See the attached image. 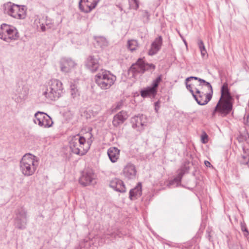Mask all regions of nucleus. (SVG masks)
I'll list each match as a JSON object with an SVG mask.
<instances>
[{"instance_id": "1", "label": "nucleus", "mask_w": 249, "mask_h": 249, "mask_svg": "<svg viewBox=\"0 0 249 249\" xmlns=\"http://www.w3.org/2000/svg\"><path fill=\"white\" fill-rule=\"evenodd\" d=\"M220 92L221 97L213 112V116L217 112L225 116L229 114L232 109L233 99L229 91L227 83H225L221 87Z\"/></svg>"}, {"instance_id": "2", "label": "nucleus", "mask_w": 249, "mask_h": 249, "mask_svg": "<svg viewBox=\"0 0 249 249\" xmlns=\"http://www.w3.org/2000/svg\"><path fill=\"white\" fill-rule=\"evenodd\" d=\"M89 135L90 138L88 139L87 142L85 138L79 134L73 136L71 137L69 144L70 149L73 153L81 156L84 155L87 153L92 142V135L91 133H89Z\"/></svg>"}, {"instance_id": "3", "label": "nucleus", "mask_w": 249, "mask_h": 249, "mask_svg": "<svg viewBox=\"0 0 249 249\" xmlns=\"http://www.w3.org/2000/svg\"><path fill=\"white\" fill-rule=\"evenodd\" d=\"M35 157L31 154L23 156L20 161V170L25 176H30L34 174L38 166Z\"/></svg>"}, {"instance_id": "4", "label": "nucleus", "mask_w": 249, "mask_h": 249, "mask_svg": "<svg viewBox=\"0 0 249 249\" xmlns=\"http://www.w3.org/2000/svg\"><path fill=\"white\" fill-rule=\"evenodd\" d=\"M63 89L62 83L60 81L52 79L49 81L43 94L49 100H55L61 96Z\"/></svg>"}, {"instance_id": "5", "label": "nucleus", "mask_w": 249, "mask_h": 249, "mask_svg": "<svg viewBox=\"0 0 249 249\" xmlns=\"http://www.w3.org/2000/svg\"><path fill=\"white\" fill-rule=\"evenodd\" d=\"M94 79L95 83L101 89H107L114 85L116 77L109 71L102 70L95 76Z\"/></svg>"}, {"instance_id": "6", "label": "nucleus", "mask_w": 249, "mask_h": 249, "mask_svg": "<svg viewBox=\"0 0 249 249\" xmlns=\"http://www.w3.org/2000/svg\"><path fill=\"white\" fill-rule=\"evenodd\" d=\"M4 12L12 17L22 19L26 17V10L24 6H20L11 2L4 4Z\"/></svg>"}, {"instance_id": "7", "label": "nucleus", "mask_w": 249, "mask_h": 249, "mask_svg": "<svg viewBox=\"0 0 249 249\" xmlns=\"http://www.w3.org/2000/svg\"><path fill=\"white\" fill-rule=\"evenodd\" d=\"M19 33L17 29L14 26L2 24L0 27V38L6 42H10L12 40H16L19 38Z\"/></svg>"}, {"instance_id": "8", "label": "nucleus", "mask_w": 249, "mask_h": 249, "mask_svg": "<svg viewBox=\"0 0 249 249\" xmlns=\"http://www.w3.org/2000/svg\"><path fill=\"white\" fill-rule=\"evenodd\" d=\"M156 69V66L153 64L145 62L142 58H139L137 62L132 64L129 71L134 75L138 73H144L146 71H153Z\"/></svg>"}, {"instance_id": "9", "label": "nucleus", "mask_w": 249, "mask_h": 249, "mask_svg": "<svg viewBox=\"0 0 249 249\" xmlns=\"http://www.w3.org/2000/svg\"><path fill=\"white\" fill-rule=\"evenodd\" d=\"M34 117V123L44 128L50 127L53 124L52 118L43 112H37L35 113Z\"/></svg>"}, {"instance_id": "10", "label": "nucleus", "mask_w": 249, "mask_h": 249, "mask_svg": "<svg viewBox=\"0 0 249 249\" xmlns=\"http://www.w3.org/2000/svg\"><path fill=\"white\" fill-rule=\"evenodd\" d=\"M16 227L20 230L25 229L27 222V212L22 207L18 208L16 211Z\"/></svg>"}, {"instance_id": "11", "label": "nucleus", "mask_w": 249, "mask_h": 249, "mask_svg": "<svg viewBox=\"0 0 249 249\" xmlns=\"http://www.w3.org/2000/svg\"><path fill=\"white\" fill-rule=\"evenodd\" d=\"M79 183L84 186L93 185L95 183V176L91 169H87L83 171L79 178Z\"/></svg>"}, {"instance_id": "12", "label": "nucleus", "mask_w": 249, "mask_h": 249, "mask_svg": "<svg viewBox=\"0 0 249 249\" xmlns=\"http://www.w3.org/2000/svg\"><path fill=\"white\" fill-rule=\"evenodd\" d=\"M99 57L98 56L90 55L85 61V66L91 72L96 71L100 67Z\"/></svg>"}, {"instance_id": "13", "label": "nucleus", "mask_w": 249, "mask_h": 249, "mask_svg": "<svg viewBox=\"0 0 249 249\" xmlns=\"http://www.w3.org/2000/svg\"><path fill=\"white\" fill-rule=\"evenodd\" d=\"M131 122L132 127L140 131L143 129L144 126L146 125L147 118L146 116L143 114L138 115L132 118Z\"/></svg>"}, {"instance_id": "14", "label": "nucleus", "mask_w": 249, "mask_h": 249, "mask_svg": "<svg viewBox=\"0 0 249 249\" xmlns=\"http://www.w3.org/2000/svg\"><path fill=\"white\" fill-rule=\"evenodd\" d=\"M100 0H80L79 7L85 13L90 12L97 5Z\"/></svg>"}, {"instance_id": "15", "label": "nucleus", "mask_w": 249, "mask_h": 249, "mask_svg": "<svg viewBox=\"0 0 249 249\" xmlns=\"http://www.w3.org/2000/svg\"><path fill=\"white\" fill-rule=\"evenodd\" d=\"M61 71L65 73L69 72L76 65V63L69 58H63L60 61Z\"/></svg>"}, {"instance_id": "16", "label": "nucleus", "mask_w": 249, "mask_h": 249, "mask_svg": "<svg viewBox=\"0 0 249 249\" xmlns=\"http://www.w3.org/2000/svg\"><path fill=\"white\" fill-rule=\"evenodd\" d=\"M195 91L197 94V100L198 102H200V104H198L199 105H206L212 98L213 94L211 93H204L197 88H195Z\"/></svg>"}, {"instance_id": "17", "label": "nucleus", "mask_w": 249, "mask_h": 249, "mask_svg": "<svg viewBox=\"0 0 249 249\" xmlns=\"http://www.w3.org/2000/svg\"><path fill=\"white\" fill-rule=\"evenodd\" d=\"M128 115L126 111L122 110L116 114L112 120V124L115 127H118L123 124L128 118Z\"/></svg>"}, {"instance_id": "18", "label": "nucleus", "mask_w": 249, "mask_h": 249, "mask_svg": "<svg viewBox=\"0 0 249 249\" xmlns=\"http://www.w3.org/2000/svg\"><path fill=\"white\" fill-rule=\"evenodd\" d=\"M109 186L117 192L120 193L126 192V188L124 182L117 178H115L110 181Z\"/></svg>"}, {"instance_id": "19", "label": "nucleus", "mask_w": 249, "mask_h": 249, "mask_svg": "<svg viewBox=\"0 0 249 249\" xmlns=\"http://www.w3.org/2000/svg\"><path fill=\"white\" fill-rule=\"evenodd\" d=\"M136 173L135 166L132 163H128L123 169V174L124 177L129 179L135 178Z\"/></svg>"}, {"instance_id": "20", "label": "nucleus", "mask_w": 249, "mask_h": 249, "mask_svg": "<svg viewBox=\"0 0 249 249\" xmlns=\"http://www.w3.org/2000/svg\"><path fill=\"white\" fill-rule=\"evenodd\" d=\"M189 170V167L186 165L182 166L177 171L178 175L174 178V179L170 181V184L172 185L176 184L177 186L179 185L181 183V181L183 175L187 173Z\"/></svg>"}, {"instance_id": "21", "label": "nucleus", "mask_w": 249, "mask_h": 249, "mask_svg": "<svg viewBox=\"0 0 249 249\" xmlns=\"http://www.w3.org/2000/svg\"><path fill=\"white\" fill-rule=\"evenodd\" d=\"M162 43V39L161 36L156 38L151 44V48L148 52L150 55H153L157 53L160 50Z\"/></svg>"}, {"instance_id": "22", "label": "nucleus", "mask_w": 249, "mask_h": 249, "mask_svg": "<svg viewBox=\"0 0 249 249\" xmlns=\"http://www.w3.org/2000/svg\"><path fill=\"white\" fill-rule=\"evenodd\" d=\"M142 194V183L139 182L137 185L129 191V198L135 200L140 197Z\"/></svg>"}, {"instance_id": "23", "label": "nucleus", "mask_w": 249, "mask_h": 249, "mask_svg": "<svg viewBox=\"0 0 249 249\" xmlns=\"http://www.w3.org/2000/svg\"><path fill=\"white\" fill-rule=\"evenodd\" d=\"M107 155L110 161L114 163L119 158L120 150L116 147H111L107 150Z\"/></svg>"}, {"instance_id": "24", "label": "nucleus", "mask_w": 249, "mask_h": 249, "mask_svg": "<svg viewBox=\"0 0 249 249\" xmlns=\"http://www.w3.org/2000/svg\"><path fill=\"white\" fill-rule=\"evenodd\" d=\"M243 153L239 159L241 164L247 165L249 162V148L248 146L244 145L242 146Z\"/></svg>"}, {"instance_id": "25", "label": "nucleus", "mask_w": 249, "mask_h": 249, "mask_svg": "<svg viewBox=\"0 0 249 249\" xmlns=\"http://www.w3.org/2000/svg\"><path fill=\"white\" fill-rule=\"evenodd\" d=\"M157 92V89L151 86L148 87L145 89L142 90L141 92V96L143 97L147 96H154Z\"/></svg>"}, {"instance_id": "26", "label": "nucleus", "mask_w": 249, "mask_h": 249, "mask_svg": "<svg viewBox=\"0 0 249 249\" xmlns=\"http://www.w3.org/2000/svg\"><path fill=\"white\" fill-rule=\"evenodd\" d=\"M70 90L71 98L74 100L78 99L80 96V92L77 85L71 83L70 85Z\"/></svg>"}, {"instance_id": "27", "label": "nucleus", "mask_w": 249, "mask_h": 249, "mask_svg": "<svg viewBox=\"0 0 249 249\" xmlns=\"http://www.w3.org/2000/svg\"><path fill=\"white\" fill-rule=\"evenodd\" d=\"M128 48L131 51H133L137 49L138 43L136 40L132 39L128 40L127 42Z\"/></svg>"}, {"instance_id": "28", "label": "nucleus", "mask_w": 249, "mask_h": 249, "mask_svg": "<svg viewBox=\"0 0 249 249\" xmlns=\"http://www.w3.org/2000/svg\"><path fill=\"white\" fill-rule=\"evenodd\" d=\"M142 12V19L144 23H148L150 20V14L147 10H141Z\"/></svg>"}, {"instance_id": "29", "label": "nucleus", "mask_w": 249, "mask_h": 249, "mask_svg": "<svg viewBox=\"0 0 249 249\" xmlns=\"http://www.w3.org/2000/svg\"><path fill=\"white\" fill-rule=\"evenodd\" d=\"M198 45L199 46L201 54L203 57H204L207 53V51L204 45L203 42L202 40H198Z\"/></svg>"}, {"instance_id": "30", "label": "nucleus", "mask_w": 249, "mask_h": 249, "mask_svg": "<svg viewBox=\"0 0 249 249\" xmlns=\"http://www.w3.org/2000/svg\"><path fill=\"white\" fill-rule=\"evenodd\" d=\"M162 75L160 74L155 80L152 81L151 86L158 89V86L160 82L162 81Z\"/></svg>"}, {"instance_id": "31", "label": "nucleus", "mask_w": 249, "mask_h": 249, "mask_svg": "<svg viewBox=\"0 0 249 249\" xmlns=\"http://www.w3.org/2000/svg\"><path fill=\"white\" fill-rule=\"evenodd\" d=\"M129 8L137 10L139 6V3L138 0H130Z\"/></svg>"}, {"instance_id": "32", "label": "nucleus", "mask_w": 249, "mask_h": 249, "mask_svg": "<svg viewBox=\"0 0 249 249\" xmlns=\"http://www.w3.org/2000/svg\"><path fill=\"white\" fill-rule=\"evenodd\" d=\"M100 41H102L103 42L102 45H101V47L107 46V42L105 38L103 37L99 38L97 40V42H99Z\"/></svg>"}, {"instance_id": "33", "label": "nucleus", "mask_w": 249, "mask_h": 249, "mask_svg": "<svg viewBox=\"0 0 249 249\" xmlns=\"http://www.w3.org/2000/svg\"><path fill=\"white\" fill-rule=\"evenodd\" d=\"M44 24L46 26L47 29H50L52 27V20L46 19Z\"/></svg>"}, {"instance_id": "34", "label": "nucleus", "mask_w": 249, "mask_h": 249, "mask_svg": "<svg viewBox=\"0 0 249 249\" xmlns=\"http://www.w3.org/2000/svg\"><path fill=\"white\" fill-rule=\"evenodd\" d=\"M203 85H205V86L207 87L208 88L210 89V92L213 94V88L212 85L209 82H208L205 81V82L203 84Z\"/></svg>"}, {"instance_id": "35", "label": "nucleus", "mask_w": 249, "mask_h": 249, "mask_svg": "<svg viewBox=\"0 0 249 249\" xmlns=\"http://www.w3.org/2000/svg\"><path fill=\"white\" fill-rule=\"evenodd\" d=\"M203 85H205V86L207 87L208 88L210 89V92L213 94V88L212 85L209 82H208L205 81V82L203 84Z\"/></svg>"}, {"instance_id": "36", "label": "nucleus", "mask_w": 249, "mask_h": 249, "mask_svg": "<svg viewBox=\"0 0 249 249\" xmlns=\"http://www.w3.org/2000/svg\"><path fill=\"white\" fill-rule=\"evenodd\" d=\"M208 139V135L206 133H204L203 135L201 136V141L203 143H206L207 142Z\"/></svg>"}, {"instance_id": "37", "label": "nucleus", "mask_w": 249, "mask_h": 249, "mask_svg": "<svg viewBox=\"0 0 249 249\" xmlns=\"http://www.w3.org/2000/svg\"><path fill=\"white\" fill-rule=\"evenodd\" d=\"M189 91L191 93L192 95H193V97L196 101L197 104H200V102H198L197 100V94H196V92H195L193 89L189 90Z\"/></svg>"}, {"instance_id": "38", "label": "nucleus", "mask_w": 249, "mask_h": 249, "mask_svg": "<svg viewBox=\"0 0 249 249\" xmlns=\"http://www.w3.org/2000/svg\"><path fill=\"white\" fill-rule=\"evenodd\" d=\"M195 79V80H197L199 81V79H200V78H198L197 77H195V76H190L189 77H187L186 80H185V81L186 82H189L190 81L191 79Z\"/></svg>"}, {"instance_id": "39", "label": "nucleus", "mask_w": 249, "mask_h": 249, "mask_svg": "<svg viewBox=\"0 0 249 249\" xmlns=\"http://www.w3.org/2000/svg\"><path fill=\"white\" fill-rule=\"evenodd\" d=\"M241 230L243 232L247 231H248L246 225H245V224H244V223H242L241 224Z\"/></svg>"}, {"instance_id": "40", "label": "nucleus", "mask_w": 249, "mask_h": 249, "mask_svg": "<svg viewBox=\"0 0 249 249\" xmlns=\"http://www.w3.org/2000/svg\"><path fill=\"white\" fill-rule=\"evenodd\" d=\"M123 103L122 102H119L117 104L115 109L116 110L121 109L122 107Z\"/></svg>"}, {"instance_id": "41", "label": "nucleus", "mask_w": 249, "mask_h": 249, "mask_svg": "<svg viewBox=\"0 0 249 249\" xmlns=\"http://www.w3.org/2000/svg\"><path fill=\"white\" fill-rule=\"evenodd\" d=\"M40 29L42 32H45L46 31V29H47V28L46 26L44 24V23H42L40 24Z\"/></svg>"}, {"instance_id": "42", "label": "nucleus", "mask_w": 249, "mask_h": 249, "mask_svg": "<svg viewBox=\"0 0 249 249\" xmlns=\"http://www.w3.org/2000/svg\"><path fill=\"white\" fill-rule=\"evenodd\" d=\"M246 119L245 124L249 126V114L247 116L246 118L245 117L244 120Z\"/></svg>"}, {"instance_id": "43", "label": "nucleus", "mask_w": 249, "mask_h": 249, "mask_svg": "<svg viewBox=\"0 0 249 249\" xmlns=\"http://www.w3.org/2000/svg\"><path fill=\"white\" fill-rule=\"evenodd\" d=\"M186 86L187 89L188 90H190L193 89L192 87H191V85L188 84V82H186Z\"/></svg>"}, {"instance_id": "44", "label": "nucleus", "mask_w": 249, "mask_h": 249, "mask_svg": "<svg viewBox=\"0 0 249 249\" xmlns=\"http://www.w3.org/2000/svg\"><path fill=\"white\" fill-rule=\"evenodd\" d=\"M204 163H205V165L207 167L212 166L211 163L207 160H205L204 162Z\"/></svg>"}, {"instance_id": "45", "label": "nucleus", "mask_w": 249, "mask_h": 249, "mask_svg": "<svg viewBox=\"0 0 249 249\" xmlns=\"http://www.w3.org/2000/svg\"><path fill=\"white\" fill-rule=\"evenodd\" d=\"M199 82L200 83L199 85L201 86V85H203V84H204V83L205 82V80L200 78V79H199Z\"/></svg>"}, {"instance_id": "46", "label": "nucleus", "mask_w": 249, "mask_h": 249, "mask_svg": "<svg viewBox=\"0 0 249 249\" xmlns=\"http://www.w3.org/2000/svg\"><path fill=\"white\" fill-rule=\"evenodd\" d=\"M158 104H159L158 102L155 103V109L156 112L158 111V108H159Z\"/></svg>"}, {"instance_id": "47", "label": "nucleus", "mask_w": 249, "mask_h": 249, "mask_svg": "<svg viewBox=\"0 0 249 249\" xmlns=\"http://www.w3.org/2000/svg\"><path fill=\"white\" fill-rule=\"evenodd\" d=\"M244 236L247 238H249V231H245L244 232Z\"/></svg>"}, {"instance_id": "48", "label": "nucleus", "mask_w": 249, "mask_h": 249, "mask_svg": "<svg viewBox=\"0 0 249 249\" xmlns=\"http://www.w3.org/2000/svg\"><path fill=\"white\" fill-rule=\"evenodd\" d=\"M35 22L36 23H37V22H38L39 23H40V19L39 18H36L35 19Z\"/></svg>"}, {"instance_id": "49", "label": "nucleus", "mask_w": 249, "mask_h": 249, "mask_svg": "<svg viewBox=\"0 0 249 249\" xmlns=\"http://www.w3.org/2000/svg\"><path fill=\"white\" fill-rule=\"evenodd\" d=\"M208 237L209 240L210 241L211 240V235L210 234H208Z\"/></svg>"}, {"instance_id": "50", "label": "nucleus", "mask_w": 249, "mask_h": 249, "mask_svg": "<svg viewBox=\"0 0 249 249\" xmlns=\"http://www.w3.org/2000/svg\"><path fill=\"white\" fill-rule=\"evenodd\" d=\"M83 243H80V247L81 248L82 247Z\"/></svg>"}, {"instance_id": "51", "label": "nucleus", "mask_w": 249, "mask_h": 249, "mask_svg": "<svg viewBox=\"0 0 249 249\" xmlns=\"http://www.w3.org/2000/svg\"><path fill=\"white\" fill-rule=\"evenodd\" d=\"M183 41H184V43L185 44V45H187V43H186V41H185V40H184Z\"/></svg>"}, {"instance_id": "52", "label": "nucleus", "mask_w": 249, "mask_h": 249, "mask_svg": "<svg viewBox=\"0 0 249 249\" xmlns=\"http://www.w3.org/2000/svg\"><path fill=\"white\" fill-rule=\"evenodd\" d=\"M113 235H114V234H113V233H111L110 235L112 236H113Z\"/></svg>"}]
</instances>
